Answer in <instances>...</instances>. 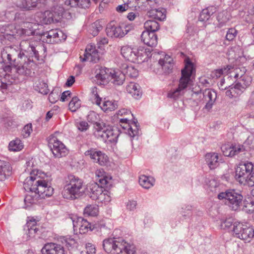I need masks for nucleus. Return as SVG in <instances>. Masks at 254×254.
<instances>
[{
    "label": "nucleus",
    "mask_w": 254,
    "mask_h": 254,
    "mask_svg": "<svg viewBox=\"0 0 254 254\" xmlns=\"http://www.w3.org/2000/svg\"><path fill=\"white\" fill-rule=\"evenodd\" d=\"M36 26L35 23L24 22L21 27L14 28V31L6 35L18 37L22 39L20 47L22 54L11 47H5L1 52V58L4 62L9 64H2L3 70L9 72V76L14 80H24L30 76L33 67L35 66V60H40V54L46 52V49L43 45L33 38H28L35 33Z\"/></svg>",
    "instance_id": "1"
},
{
    "label": "nucleus",
    "mask_w": 254,
    "mask_h": 254,
    "mask_svg": "<svg viewBox=\"0 0 254 254\" xmlns=\"http://www.w3.org/2000/svg\"><path fill=\"white\" fill-rule=\"evenodd\" d=\"M24 188L26 190L38 192L42 197H49L53 195L54 189L48 184L46 174L37 169H33L24 182Z\"/></svg>",
    "instance_id": "2"
},
{
    "label": "nucleus",
    "mask_w": 254,
    "mask_h": 254,
    "mask_svg": "<svg viewBox=\"0 0 254 254\" xmlns=\"http://www.w3.org/2000/svg\"><path fill=\"white\" fill-rule=\"evenodd\" d=\"M99 115L94 111H90L87 117L89 122L94 124V135L105 142H116L119 136V130L103 122L98 123Z\"/></svg>",
    "instance_id": "3"
},
{
    "label": "nucleus",
    "mask_w": 254,
    "mask_h": 254,
    "mask_svg": "<svg viewBox=\"0 0 254 254\" xmlns=\"http://www.w3.org/2000/svg\"><path fill=\"white\" fill-rule=\"evenodd\" d=\"M104 250L112 254H136L135 247L120 239L108 238L103 242Z\"/></svg>",
    "instance_id": "4"
},
{
    "label": "nucleus",
    "mask_w": 254,
    "mask_h": 254,
    "mask_svg": "<svg viewBox=\"0 0 254 254\" xmlns=\"http://www.w3.org/2000/svg\"><path fill=\"white\" fill-rule=\"evenodd\" d=\"M84 191L85 188L81 179L72 175L68 176L63 191L64 198L71 199L78 198L83 195Z\"/></svg>",
    "instance_id": "5"
},
{
    "label": "nucleus",
    "mask_w": 254,
    "mask_h": 254,
    "mask_svg": "<svg viewBox=\"0 0 254 254\" xmlns=\"http://www.w3.org/2000/svg\"><path fill=\"white\" fill-rule=\"evenodd\" d=\"M218 198L224 200V202L233 210H238L242 203L243 197L234 190H229L218 194Z\"/></svg>",
    "instance_id": "6"
},
{
    "label": "nucleus",
    "mask_w": 254,
    "mask_h": 254,
    "mask_svg": "<svg viewBox=\"0 0 254 254\" xmlns=\"http://www.w3.org/2000/svg\"><path fill=\"white\" fill-rule=\"evenodd\" d=\"M60 132H55L48 137V146L54 156L56 158H61L65 156L68 152L65 145L58 138L60 135Z\"/></svg>",
    "instance_id": "7"
},
{
    "label": "nucleus",
    "mask_w": 254,
    "mask_h": 254,
    "mask_svg": "<svg viewBox=\"0 0 254 254\" xmlns=\"http://www.w3.org/2000/svg\"><path fill=\"white\" fill-rule=\"evenodd\" d=\"M217 97L216 93L209 89L204 90L202 93L194 92L191 95V98L190 100H193L197 105L199 101H202L205 103L204 109L209 111L211 110Z\"/></svg>",
    "instance_id": "8"
},
{
    "label": "nucleus",
    "mask_w": 254,
    "mask_h": 254,
    "mask_svg": "<svg viewBox=\"0 0 254 254\" xmlns=\"http://www.w3.org/2000/svg\"><path fill=\"white\" fill-rule=\"evenodd\" d=\"M88 195L93 200L99 202H108L111 200L109 192L97 183L90 184L87 188Z\"/></svg>",
    "instance_id": "9"
},
{
    "label": "nucleus",
    "mask_w": 254,
    "mask_h": 254,
    "mask_svg": "<svg viewBox=\"0 0 254 254\" xmlns=\"http://www.w3.org/2000/svg\"><path fill=\"white\" fill-rule=\"evenodd\" d=\"M233 231L236 237L246 242H250L254 237L253 228L240 222H235Z\"/></svg>",
    "instance_id": "10"
},
{
    "label": "nucleus",
    "mask_w": 254,
    "mask_h": 254,
    "mask_svg": "<svg viewBox=\"0 0 254 254\" xmlns=\"http://www.w3.org/2000/svg\"><path fill=\"white\" fill-rule=\"evenodd\" d=\"M254 170V165L250 162L240 164L236 169L235 178L240 184L246 185L249 176Z\"/></svg>",
    "instance_id": "11"
},
{
    "label": "nucleus",
    "mask_w": 254,
    "mask_h": 254,
    "mask_svg": "<svg viewBox=\"0 0 254 254\" xmlns=\"http://www.w3.org/2000/svg\"><path fill=\"white\" fill-rule=\"evenodd\" d=\"M63 11L64 9L58 6L55 7L51 10H46L41 13V22L45 24L58 22L62 17Z\"/></svg>",
    "instance_id": "12"
},
{
    "label": "nucleus",
    "mask_w": 254,
    "mask_h": 254,
    "mask_svg": "<svg viewBox=\"0 0 254 254\" xmlns=\"http://www.w3.org/2000/svg\"><path fill=\"white\" fill-rule=\"evenodd\" d=\"M92 94L95 99V103L99 106L101 109L105 112L114 111L118 108V102L115 100H109L106 98L102 101V99L97 94V88L94 87L92 88Z\"/></svg>",
    "instance_id": "13"
},
{
    "label": "nucleus",
    "mask_w": 254,
    "mask_h": 254,
    "mask_svg": "<svg viewBox=\"0 0 254 254\" xmlns=\"http://www.w3.org/2000/svg\"><path fill=\"white\" fill-rule=\"evenodd\" d=\"M194 70L192 63L190 61L186 62L185 68L182 70V76L179 80L178 87L184 92L191 83L190 77Z\"/></svg>",
    "instance_id": "14"
},
{
    "label": "nucleus",
    "mask_w": 254,
    "mask_h": 254,
    "mask_svg": "<svg viewBox=\"0 0 254 254\" xmlns=\"http://www.w3.org/2000/svg\"><path fill=\"white\" fill-rule=\"evenodd\" d=\"M83 58L81 55L80 56V61L82 62L88 61L94 63H97L100 59V54L94 45H88L83 53Z\"/></svg>",
    "instance_id": "15"
},
{
    "label": "nucleus",
    "mask_w": 254,
    "mask_h": 254,
    "mask_svg": "<svg viewBox=\"0 0 254 254\" xmlns=\"http://www.w3.org/2000/svg\"><path fill=\"white\" fill-rule=\"evenodd\" d=\"M85 155L89 156L94 162L98 163L101 166L105 165L109 161V158L105 153L96 149L91 148L85 151Z\"/></svg>",
    "instance_id": "16"
},
{
    "label": "nucleus",
    "mask_w": 254,
    "mask_h": 254,
    "mask_svg": "<svg viewBox=\"0 0 254 254\" xmlns=\"http://www.w3.org/2000/svg\"><path fill=\"white\" fill-rule=\"evenodd\" d=\"M245 143L235 145L224 144L221 146V149L224 156L233 157L241 153L245 152L246 150Z\"/></svg>",
    "instance_id": "17"
},
{
    "label": "nucleus",
    "mask_w": 254,
    "mask_h": 254,
    "mask_svg": "<svg viewBox=\"0 0 254 254\" xmlns=\"http://www.w3.org/2000/svg\"><path fill=\"white\" fill-rule=\"evenodd\" d=\"M133 120L130 124L128 122L129 121L128 118H123L120 119V123L122 127L127 130L128 134L132 137L138 135L139 133V127L137 125V121Z\"/></svg>",
    "instance_id": "18"
},
{
    "label": "nucleus",
    "mask_w": 254,
    "mask_h": 254,
    "mask_svg": "<svg viewBox=\"0 0 254 254\" xmlns=\"http://www.w3.org/2000/svg\"><path fill=\"white\" fill-rule=\"evenodd\" d=\"M129 26L125 27V30L120 26L115 25L112 23L109 24L106 28V33L111 38H122L129 31Z\"/></svg>",
    "instance_id": "19"
},
{
    "label": "nucleus",
    "mask_w": 254,
    "mask_h": 254,
    "mask_svg": "<svg viewBox=\"0 0 254 254\" xmlns=\"http://www.w3.org/2000/svg\"><path fill=\"white\" fill-rule=\"evenodd\" d=\"M45 0H22L17 3V6L24 11H30L41 8Z\"/></svg>",
    "instance_id": "20"
},
{
    "label": "nucleus",
    "mask_w": 254,
    "mask_h": 254,
    "mask_svg": "<svg viewBox=\"0 0 254 254\" xmlns=\"http://www.w3.org/2000/svg\"><path fill=\"white\" fill-rule=\"evenodd\" d=\"M42 254H65L64 247L55 243H47L41 250Z\"/></svg>",
    "instance_id": "21"
},
{
    "label": "nucleus",
    "mask_w": 254,
    "mask_h": 254,
    "mask_svg": "<svg viewBox=\"0 0 254 254\" xmlns=\"http://www.w3.org/2000/svg\"><path fill=\"white\" fill-rule=\"evenodd\" d=\"M121 53L125 59L132 63L137 62L139 56L137 49L128 46H123L121 49Z\"/></svg>",
    "instance_id": "22"
},
{
    "label": "nucleus",
    "mask_w": 254,
    "mask_h": 254,
    "mask_svg": "<svg viewBox=\"0 0 254 254\" xmlns=\"http://www.w3.org/2000/svg\"><path fill=\"white\" fill-rule=\"evenodd\" d=\"M44 37H46V42L54 44L59 43L62 39L64 40L65 38L62 31L58 29H52L43 34Z\"/></svg>",
    "instance_id": "23"
},
{
    "label": "nucleus",
    "mask_w": 254,
    "mask_h": 254,
    "mask_svg": "<svg viewBox=\"0 0 254 254\" xmlns=\"http://www.w3.org/2000/svg\"><path fill=\"white\" fill-rule=\"evenodd\" d=\"M73 227L74 230H78L80 234H85L92 231L91 224L82 217H77L76 221L73 220Z\"/></svg>",
    "instance_id": "24"
},
{
    "label": "nucleus",
    "mask_w": 254,
    "mask_h": 254,
    "mask_svg": "<svg viewBox=\"0 0 254 254\" xmlns=\"http://www.w3.org/2000/svg\"><path fill=\"white\" fill-rule=\"evenodd\" d=\"M112 70L106 67L97 69L95 77L100 84H105L109 81Z\"/></svg>",
    "instance_id": "25"
},
{
    "label": "nucleus",
    "mask_w": 254,
    "mask_h": 254,
    "mask_svg": "<svg viewBox=\"0 0 254 254\" xmlns=\"http://www.w3.org/2000/svg\"><path fill=\"white\" fill-rule=\"evenodd\" d=\"M141 41L149 47H155L157 44V37L155 33L143 31L141 35Z\"/></svg>",
    "instance_id": "26"
},
{
    "label": "nucleus",
    "mask_w": 254,
    "mask_h": 254,
    "mask_svg": "<svg viewBox=\"0 0 254 254\" xmlns=\"http://www.w3.org/2000/svg\"><path fill=\"white\" fill-rule=\"evenodd\" d=\"M158 64L161 67L164 73L169 74L172 71L173 68V60L170 56L165 55L163 59L159 60Z\"/></svg>",
    "instance_id": "27"
},
{
    "label": "nucleus",
    "mask_w": 254,
    "mask_h": 254,
    "mask_svg": "<svg viewBox=\"0 0 254 254\" xmlns=\"http://www.w3.org/2000/svg\"><path fill=\"white\" fill-rule=\"evenodd\" d=\"M11 173L12 168L10 164L0 160V181L5 180L11 175Z\"/></svg>",
    "instance_id": "28"
},
{
    "label": "nucleus",
    "mask_w": 254,
    "mask_h": 254,
    "mask_svg": "<svg viewBox=\"0 0 254 254\" xmlns=\"http://www.w3.org/2000/svg\"><path fill=\"white\" fill-rule=\"evenodd\" d=\"M205 158L206 163L210 169H214L219 166V155L217 153H207Z\"/></svg>",
    "instance_id": "29"
},
{
    "label": "nucleus",
    "mask_w": 254,
    "mask_h": 254,
    "mask_svg": "<svg viewBox=\"0 0 254 254\" xmlns=\"http://www.w3.org/2000/svg\"><path fill=\"white\" fill-rule=\"evenodd\" d=\"M126 90L134 99H138L142 95L140 87L138 84L130 82L126 87Z\"/></svg>",
    "instance_id": "30"
},
{
    "label": "nucleus",
    "mask_w": 254,
    "mask_h": 254,
    "mask_svg": "<svg viewBox=\"0 0 254 254\" xmlns=\"http://www.w3.org/2000/svg\"><path fill=\"white\" fill-rule=\"evenodd\" d=\"M29 193L26 195L24 198V203L25 207H29L32 204H35L38 198L40 197L41 198H44L46 197H42V196L38 192H35L34 191L29 190Z\"/></svg>",
    "instance_id": "31"
},
{
    "label": "nucleus",
    "mask_w": 254,
    "mask_h": 254,
    "mask_svg": "<svg viewBox=\"0 0 254 254\" xmlns=\"http://www.w3.org/2000/svg\"><path fill=\"white\" fill-rule=\"evenodd\" d=\"M125 80V76L123 71L112 70L109 81H111L114 84L121 85Z\"/></svg>",
    "instance_id": "32"
},
{
    "label": "nucleus",
    "mask_w": 254,
    "mask_h": 254,
    "mask_svg": "<svg viewBox=\"0 0 254 254\" xmlns=\"http://www.w3.org/2000/svg\"><path fill=\"white\" fill-rule=\"evenodd\" d=\"M148 15L150 17L162 21L166 18V10L161 7L152 8L148 12Z\"/></svg>",
    "instance_id": "33"
},
{
    "label": "nucleus",
    "mask_w": 254,
    "mask_h": 254,
    "mask_svg": "<svg viewBox=\"0 0 254 254\" xmlns=\"http://www.w3.org/2000/svg\"><path fill=\"white\" fill-rule=\"evenodd\" d=\"M122 70L125 76L127 75L131 78H135L138 75L137 70L131 65L123 64L122 66Z\"/></svg>",
    "instance_id": "34"
},
{
    "label": "nucleus",
    "mask_w": 254,
    "mask_h": 254,
    "mask_svg": "<svg viewBox=\"0 0 254 254\" xmlns=\"http://www.w3.org/2000/svg\"><path fill=\"white\" fill-rule=\"evenodd\" d=\"M243 88L236 83L234 86L231 87L229 90L226 91V95L230 98H236L244 92Z\"/></svg>",
    "instance_id": "35"
},
{
    "label": "nucleus",
    "mask_w": 254,
    "mask_h": 254,
    "mask_svg": "<svg viewBox=\"0 0 254 254\" xmlns=\"http://www.w3.org/2000/svg\"><path fill=\"white\" fill-rule=\"evenodd\" d=\"M34 88L35 90L43 94H47L49 92L47 84L41 79L35 80Z\"/></svg>",
    "instance_id": "36"
},
{
    "label": "nucleus",
    "mask_w": 254,
    "mask_h": 254,
    "mask_svg": "<svg viewBox=\"0 0 254 254\" xmlns=\"http://www.w3.org/2000/svg\"><path fill=\"white\" fill-rule=\"evenodd\" d=\"M9 77V75H6L5 77L0 79V101H1L4 98V94L7 89L11 85L12 82L8 81L6 82L7 78Z\"/></svg>",
    "instance_id": "37"
},
{
    "label": "nucleus",
    "mask_w": 254,
    "mask_h": 254,
    "mask_svg": "<svg viewBox=\"0 0 254 254\" xmlns=\"http://www.w3.org/2000/svg\"><path fill=\"white\" fill-rule=\"evenodd\" d=\"M154 179L145 175H141L139 178V184L144 188L148 189L153 186Z\"/></svg>",
    "instance_id": "38"
},
{
    "label": "nucleus",
    "mask_w": 254,
    "mask_h": 254,
    "mask_svg": "<svg viewBox=\"0 0 254 254\" xmlns=\"http://www.w3.org/2000/svg\"><path fill=\"white\" fill-rule=\"evenodd\" d=\"M144 26L146 30L145 31H149V32L155 33L160 28L158 22L152 20L146 21L144 24Z\"/></svg>",
    "instance_id": "39"
},
{
    "label": "nucleus",
    "mask_w": 254,
    "mask_h": 254,
    "mask_svg": "<svg viewBox=\"0 0 254 254\" xmlns=\"http://www.w3.org/2000/svg\"><path fill=\"white\" fill-rule=\"evenodd\" d=\"M8 148L10 151H19L23 148V145L20 139L16 138L9 142Z\"/></svg>",
    "instance_id": "40"
},
{
    "label": "nucleus",
    "mask_w": 254,
    "mask_h": 254,
    "mask_svg": "<svg viewBox=\"0 0 254 254\" xmlns=\"http://www.w3.org/2000/svg\"><path fill=\"white\" fill-rule=\"evenodd\" d=\"M96 176L97 177L96 180L101 185H106L109 181V178L106 176L105 172L103 169L97 170L95 172Z\"/></svg>",
    "instance_id": "41"
},
{
    "label": "nucleus",
    "mask_w": 254,
    "mask_h": 254,
    "mask_svg": "<svg viewBox=\"0 0 254 254\" xmlns=\"http://www.w3.org/2000/svg\"><path fill=\"white\" fill-rule=\"evenodd\" d=\"M237 83L241 88H244L245 91L251 84L252 79L251 76L248 75H244L241 78L237 80Z\"/></svg>",
    "instance_id": "42"
},
{
    "label": "nucleus",
    "mask_w": 254,
    "mask_h": 254,
    "mask_svg": "<svg viewBox=\"0 0 254 254\" xmlns=\"http://www.w3.org/2000/svg\"><path fill=\"white\" fill-rule=\"evenodd\" d=\"M98 213V208L95 205H87L84 209V215L85 216H96Z\"/></svg>",
    "instance_id": "43"
},
{
    "label": "nucleus",
    "mask_w": 254,
    "mask_h": 254,
    "mask_svg": "<svg viewBox=\"0 0 254 254\" xmlns=\"http://www.w3.org/2000/svg\"><path fill=\"white\" fill-rule=\"evenodd\" d=\"M80 100L76 96L72 98L68 104L69 109L72 112H75L80 107Z\"/></svg>",
    "instance_id": "44"
},
{
    "label": "nucleus",
    "mask_w": 254,
    "mask_h": 254,
    "mask_svg": "<svg viewBox=\"0 0 254 254\" xmlns=\"http://www.w3.org/2000/svg\"><path fill=\"white\" fill-rule=\"evenodd\" d=\"M102 29V26L100 24V22L98 21H96L91 24L89 31L91 34L93 36H95Z\"/></svg>",
    "instance_id": "45"
},
{
    "label": "nucleus",
    "mask_w": 254,
    "mask_h": 254,
    "mask_svg": "<svg viewBox=\"0 0 254 254\" xmlns=\"http://www.w3.org/2000/svg\"><path fill=\"white\" fill-rule=\"evenodd\" d=\"M246 69L245 67H242L241 68H237L234 69L233 72H231V76H234L235 78L237 79L238 80L239 78H242L244 75H247L246 73Z\"/></svg>",
    "instance_id": "46"
},
{
    "label": "nucleus",
    "mask_w": 254,
    "mask_h": 254,
    "mask_svg": "<svg viewBox=\"0 0 254 254\" xmlns=\"http://www.w3.org/2000/svg\"><path fill=\"white\" fill-rule=\"evenodd\" d=\"M184 93L182 90L179 89V87L172 89L168 93L167 96L168 97L176 100L181 95L183 94Z\"/></svg>",
    "instance_id": "47"
},
{
    "label": "nucleus",
    "mask_w": 254,
    "mask_h": 254,
    "mask_svg": "<svg viewBox=\"0 0 254 254\" xmlns=\"http://www.w3.org/2000/svg\"><path fill=\"white\" fill-rule=\"evenodd\" d=\"M226 14L227 12L224 11L219 13L217 19L219 22V27L223 26L229 21V18L227 17Z\"/></svg>",
    "instance_id": "48"
},
{
    "label": "nucleus",
    "mask_w": 254,
    "mask_h": 254,
    "mask_svg": "<svg viewBox=\"0 0 254 254\" xmlns=\"http://www.w3.org/2000/svg\"><path fill=\"white\" fill-rule=\"evenodd\" d=\"M96 248L94 245L91 243H87L85 245V249L82 251L81 254H95L96 253Z\"/></svg>",
    "instance_id": "49"
},
{
    "label": "nucleus",
    "mask_w": 254,
    "mask_h": 254,
    "mask_svg": "<svg viewBox=\"0 0 254 254\" xmlns=\"http://www.w3.org/2000/svg\"><path fill=\"white\" fill-rule=\"evenodd\" d=\"M238 32L236 29L234 28H229L227 32L226 39L229 41H232L235 38Z\"/></svg>",
    "instance_id": "50"
},
{
    "label": "nucleus",
    "mask_w": 254,
    "mask_h": 254,
    "mask_svg": "<svg viewBox=\"0 0 254 254\" xmlns=\"http://www.w3.org/2000/svg\"><path fill=\"white\" fill-rule=\"evenodd\" d=\"M235 222L233 223L232 218H227L223 221L221 223V228L223 229H228L230 227L233 225Z\"/></svg>",
    "instance_id": "51"
},
{
    "label": "nucleus",
    "mask_w": 254,
    "mask_h": 254,
    "mask_svg": "<svg viewBox=\"0 0 254 254\" xmlns=\"http://www.w3.org/2000/svg\"><path fill=\"white\" fill-rule=\"evenodd\" d=\"M32 127L31 124H27L24 126L22 131V135L24 137H27L30 135L32 131Z\"/></svg>",
    "instance_id": "52"
},
{
    "label": "nucleus",
    "mask_w": 254,
    "mask_h": 254,
    "mask_svg": "<svg viewBox=\"0 0 254 254\" xmlns=\"http://www.w3.org/2000/svg\"><path fill=\"white\" fill-rule=\"evenodd\" d=\"M210 16L208 10L206 8L203 9L200 13L199 20L200 21H206L209 19Z\"/></svg>",
    "instance_id": "53"
},
{
    "label": "nucleus",
    "mask_w": 254,
    "mask_h": 254,
    "mask_svg": "<svg viewBox=\"0 0 254 254\" xmlns=\"http://www.w3.org/2000/svg\"><path fill=\"white\" fill-rule=\"evenodd\" d=\"M227 72V68L218 69L215 70L212 72L211 76L213 78H218L220 77L222 74Z\"/></svg>",
    "instance_id": "54"
},
{
    "label": "nucleus",
    "mask_w": 254,
    "mask_h": 254,
    "mask_svg": "<svg viewBox=\"0 0 254 254\" xmlns=\"http://www.w3.org/2000/svg\"><path fill=\"white\" fill-rule=\"evenodd\" d=\"M35 223L36 222L35 221H33V224H32V226H30V228H29L30 223L28 222L27 223V227H28V234L29 236H34V235L37 233L38 231V229L35 225Z\"/></svg>",
    "instance_id": "55"
},
{
    "label": "nucleus",
    "mask_w": 254,
    "mask_h": 254,
    "mask_svg": "<svg viewBox=\"0 0 254 254\" xmlns=\"http://www.w3.org/2000/svg\"><path fill=\"white\" fill-rule=\"evenodd\" d=\"M59 95L58 93L52 91L49 95V100L52 103H56L59 99Z\"/></svg>",
    "instance_id": "56"
},
{
    "label": "nucleus",
    "mask_w": 254,
    "mask_h": 254,
    "mask_svg": "<svg viewBox=\"0 0 254 254\" xmlns=\"http://www.w3.org/2000/svg\"><path fill=\"white\" fill-rule=\"evenodd\" d=\"M64 4L70 7H76L79 4V0H63Z\"/></svg>",
    "instance_id": "57"
},
{
    "label": "nucleus",
    "mask_w": 254,
    "mask_h": 254,
    "mask_svg": "<svg viewBox=\"0 0 254 254\" xmlns=\"http://www.w3.org/2000/svg\"><path fill=\"white\" fill-rule=\"evenodd\" d=\"M137 203L134 200H129L127 204V208L130 211L134 210L136 208Z\"/></svg>",
    "instance_id": "58"
},
{
    "label": "nucleus",
    "mask_w": 254,
    "mask_h": 254,
    "mask_svg": "<svg viewBox=\"0 0 254 254\" xmlns=\"http://www.w3.org/2000/svg\"><path fill=\"white\" fill-rule=\"evenodd\" d=\"M77 127L78 129L82 131H85L88 127V124L85 121H82L77 125Z\"/></svg>",
    "instance_id": "59"
},
{
    "label": "nucleus",
    "mask_w": 254,
    "mask_h": 254,
    "mask_svg": "<svg viewBox=\"0 0 254 254\" xmlns=\"http://www.w3.org/2000/svg\"><path fill=\"white\" fill-rule=\"evenodd\" d=\"M71 92L70 91L67 90L64 92L61 97V100L62 102H64L66 100L68 99V98H70Z\"/></svg>",
    "instance_id": "60"
},
{
    "label": "nucleus",
    "mask_w": 254,
    "mask_h": 254,
    "mask_svg": "<svg viewBox=\"0 0 254 254\" xmlns=\"http://www.w3.org/2000/svg\"><path fill=\"white\" fill-rule=\"evenodd\" d=\"M108 43V39L106 37H101L97 40V44L99 48H100L102 45H106Z\"/></svg>",
    "instance_id": "61"
},
{
    "label": "nucleus",
    "mask_w": 254,
    "mask_h": 254,
    "mask_svg": "<svg viewBox=\"0 0 254 254\" xmlns=\"http://www.w3.org/2000/svg\"><path fill=\"white\" fill-rule=\"evenodd\" d=\"M90 3V0H79L78 6L82 8L88 7Z\"/></svg>",
    "instance_id": "62"
},
{
    "label": "nucleus",
    "mask_w": 254,
    "mask_h": 254,
    "mask_svg": "<svg viewBox=\"0 0 254 254\" xmlns=\"http://www.w3.org/2000/svg\"><path fill=\"white\" fill-rule=\"evenodd\" d=\"M209 188L211 191H216V188L218 186L217 183L214 180L209 182Z\"/></svg>",
    "instance_id": "63"
},
{
    "label": "nucleus",
    "mask_w": 254,
    "mask_h": 254,
    "mask_svg": "<svg viewBox=\"0 0 254 254\" xmlns=\"http://www.w3.org/2000/svg\"><path fill=\"white\" fill-rule=\"evenodd\" d=\"M131 114V112L126 109H122L119 111H118L117 113V116H123L126 115H130Z\"/></svg>",
    "instance_id": "64"
}]
</instances>
